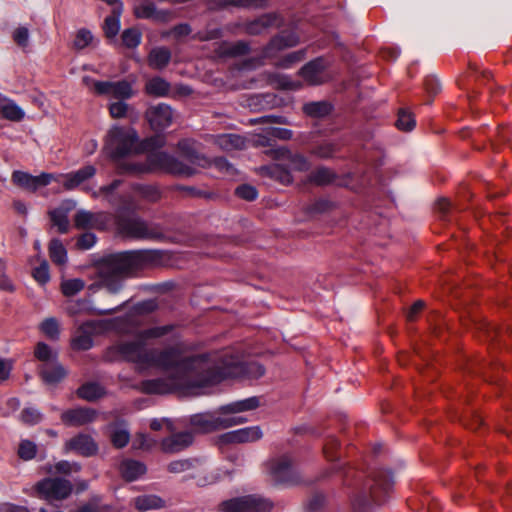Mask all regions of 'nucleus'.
I'll use <instances>...</instances> for the list:
<instances>
[{
	"mask_svg": "<svg viewBox=\"0 0 512 512\" xmlns=\"http://www.w3.org/2000/svg\"><path fill=\"white\" fill-rule=\"evenodd\" d=\"M141 34L136 29H127L122 34V41L128 48H134L139 45Z\"/></svg>",
	"mask_w": 512,
	"mask_h": 512,
	"instance_id": "obj_48",
	"label": "nucleus"
},
{
	"mask_svg": "<svg viewBox=\"0 0 512 512\" xmlns=\"http://www.w3.org/2000/svg\"><path fill=\"white\" fill-rule=\"evenodd\" d=\"M122 477L127 481H134L146 473V466L135 460H124L120 464Z\"/></svg>",
	"mask_w": 512,
	"mask_h": 512,
	"instance_id": "obj_24",
	"label": "nucleus"
},
{
	"mask_svg": "<svg viewBox=\"0 0 512 512\" xmlns=\"http://www.w3.org/2000/svg\"><path fill=\"white\" fill-rule=\"evenodd\" d=\"M335 152V146L331 143H324L319 145L315 150L314 154L321 158H328Z\"/></svg>",
	"mask_w": 512,
	"mask_h": 512,
	"instance_id": "obj_59",
	"label": "nucleus"
},
{
	"mask_svg": "<svg viewBox=\"0 0 512 512\" xmlns=\"http://www.w3.org/2000/svg\"><path fill=\"white\" fill-rule=\"evenodd\" d=\"M92 41L93 35L91 31L82 28L77 31L73 44L76 49L81 50L89 46Z\"/></svg>",
	"mask_w": 512,
	"mask_h": 512,
	"instance_id": "obj_43",
	"label": "nucleus"
},
{
	"mask_svg": "<svg viewBox=\"0 0 512 512\" xmlns=\"http://www.w3.org/2000/svg\"><path fill=\"white\" fill-rule=\"evenodd\" d=\"M37 452V447L35 443L29 441V440H22L19 449H18V455L23 460H30L35 457Z\"/></svg>",
	"mask_w": 512,
	"mask_h": 512,
	"instance_id": "obj_46",
	"label": "nucleus"
},
{
	"mask_svg": "<svg viewBox=\"0 0 512 512\" xmlns=\"http://www.w3.org/2000/svg\"><path fill=\"white\" fill-rule=\"evenodd\" d=\"M71 491V483L61 478H46L36 485L37 496L48 501L65 499Z\"/></svg>",
	"mask_w": 512,
	"mask_h": 512,
	"instance_id": "obj_10",
	"label": "nucleus"
},
{
	"mask_svg": "<svg viewBox=\"0 0 512 512\" xmlns=\"http://www.w3.org/2000/svg\"><path fill=\"white\" fill-rule=\"evenodd\" d=\"M103 394V388L96 383H89L86 385H83L78 389V395L79 397L92 401L97 398H99Z\"/></svg>",
	"mask_w": 512,
	"mask_h": 512,
	"instance_id": "obj_39",
	"label": "nucleus"
},
{
	"mask_svg": "<svg viewBox=\"0 0 512 512\" xmlns=\"http://www.w3.org/2000/svg\"><path fill=\"white\" fill-rule=\"evenodd\" d=\"M327 67V63L319 58L309 62L301 69L302 77L309 84H320L326 80L325 69Z\"/></svg>",
	"mask_w": 512,
	"mask_h": 512,
	"instance_id": "obj_18",
	"label": "nucleus"
},
{
	"mask_svg": "<svg viewBox=\"0 0 512 512\" xmlns=\"http://www.w3.org/2000/svg\"><path fill=\"white\" fill-rule=\"evenodd\" d=\"M155 444V440L151 439L147 435L140 433L134 440V446L137 449H150Z\"/></svg>",
	"mask_w": 512,
	"mask_h": 512,
	"instance_id": "obj_57",
	"label": "nucleus"
},
{
	"mask_svg": "<svg viewBox=\"0 0 512 512\" xmlns=\"http://www.w3.org/2000/svg\"><path fill=\"white\" fill-rule=\"evenodd\" d=\"M95 217L88 211L81 210L76 214L75 224L79 228L94 227Z\"/></svg>",
	"mask_w": 512,
	"mask_h": 512,
	"instance_id": "obj_50",
	"label": "nucleus"
},
{
	"mask_svg": "<svg viewBox=\"0 0 512 512\" xmlns=\"http://www.w3.org/2000/svg\"><path fill=\"white\" fill-rule=\"evenodd\" d=\"M135 15L137 18L151 19L154 21H167L170 14L166 11H159L152 3H142L135 7Z\"/></svg>",
	"mask_w": 512,
	"mask_h": 512,
	"instance_id": "obj_22",
	"label": "nucleus"
},
{
	"mask_svg": "<svg viewBox=\"0 0 512 512\" xmlns=\"http://www.w3.org/2000/svg\"><path fill=\"white\" fill-rule=\"evenodd\" d=\"M334 178V173L328 168H318L311 174L310 180L316 184L324 185L330 183Z\"/></svg>",
	"mask_w": 512,
	"mask_h": 512,
	"instance_id": "obj_42",
	"label": "nucleus"
},
{
	"mask_svg": "<svg viewBox=\"0 0 512 512\" xmlns=\"http://www.w3.org/2000/svg\"><path fill=\"white\" fill-rule=\"evenodd\" d=\"M96 172L97 169L95 166L86 165L76 171L57 175L56 178H58V182L62 183L65 190L70 191L82 186L83 190L91 192L94 198L104 197L108 199L114 190L119 187L121 181L114 180L111 184L102 186L98 190H95L88 185V182L96 175Z\"/></svg>",
	"mask_w": 512,
	"mask_h": 512,
	"instance_id": "obj_4",
	"label": "nucleus"
},
{
	"mask_svg": "<svg viewBox=\"0 0 512 512\" xmlns=\"http://www.w3.org/2000/svg\"><path fill=\"white\" fill-rule=\"evenodd\" d=\"M121 229L126 236L133 238H150L153 236L146 223L139 219H130L124 222Z\"/></svg>",
	"mask_w": 512,
	"mask_h": 512,
	"instance_id": "obj_21",
	"label": "nucleus"
},
{
	"mask_svg": "<svg viewBox=\"0 0 512 512\" xmlns=\"http://www.w3.org/2000/svg\"><path fill=\"white\" fill-rule=\"evenodd\" d=\"M134 504L139 511H148L163 507L164 501L156 495H142L134 499Z\"/></svg>",
	"mask_w": 512,
	"mask_h": 512,
	"instance_id": "obj_29",
	"label": "nucleus"
},
{
	"mask_svg": "<svg viewBox=\"0 0 512 512\" xmlns=\"http://www.w3.org/2000/svg\"><path fill=\"white\" fill-rule=\"evenodd\" d=\"M260 402L257 397L235 401L219 408V413L224 417H237L235 414L251 411L259 407Z\"/></svg>",
	"mask_w": 512,
	"mask_h": 512,
	"instance_id": "obj_20",
	"label": "nucleus"
},
{
	"mask_svg": "<svg viewBox=\"0 0 512 512\" xmlns=\"http://www.w3.org/2000/svg\"><path fill=\"white\" fill-rule=\"evenodd\" d=\"M423 307H424V302L423 301H421V300L416 301L411 306L409 311L407 312V319L409 321H413L415 319L416 315L423 309Z\"/></svg>",
	"mask_w": 512,
	"mask_h": 512,
	"instance_id": "obj_63",
	"label": "nucleus"
},
{
	"mask_svg": "<svg viewBox=\"0 0 512 512\" xmlns=\"http://www.w3.org/2000/svg\"><path fill=\"white\" fill-rule=\"evenodd\" d=\"M273 157L276 163L264 167L263 170L284 184L292 182L291 171H306L309 168V163L303 155L293 154L284 147L273 150Z\"/></svg>",
	"mask_w": 512,
	"mask_h": 512,
	"instance_id": "obj_5",
	"label": "nucleus"
},
{
	"mask_svg": "<svg viewBox=\"0 0 512 512\" xmlns=\"http://www.w3.org/2000/svg\"><path fill=\"white\" fill-rule=\"evenodd\" d=\"M144 253L130 251L108 257L100 266V276L103 285L111 293H116L122 286L123 279L135 268H137Z\"/></svg>",
	"mask_w": 512,
	"mask_h": 512,
	"instance_id": "obj_3",
	"label": "nucleus"
},
{
	"mask_svg": "<svg viewBox=\"0 0 512 512\" xmlns=\"http://www.w3.org/2000/svg\"><path fill=\"white\" fill-rule=\"evenodd\" d=\"M268 470L272 480L281 485L293 486L300 482V477L287 455L279 456L268 462Z\"/></svg>",
	"mask_w": 512,
	"mask_h": 512,
	"instance_id": "obj_9",
	"label": "nucleus"
},
{
	"mask_svg": "<svg viewBox=\"0 0 512 512\" xmlns=\"http://www.w3.org/2000/svg\"><path fill=\"white\" fill-rule=\"evenodd\" d=\"M262 437L263 432L260 426H250L227 432L221 439L225 443L242 444L258 441Z\"/></svg>",
	"mask_w": 512,
	"mask_h": 512,
	"instance_id": "obj_15",
	"label": "nucleus"
},
{
	"mask_svg": "<svg viewBox=\"0 0 512 512\" xmlns=\"http://www.w3.org/2000/svg\"><path fill=\"white\" fill-rule=\"evenodd\" d=\"M167 330V327L146 329L135 341L125 342L117 347L123 359L136 363L140 368L157 366L167 372L165 377L144 381L142 389L146 393L178 392L182 395H193L198 394L201 388L228 377L247 375L257 378L264 374L261 365L246 364L233 357L225 359L222 366H215L214 362L204 355H186L181 344L159 353L148 352L145 349L146 342L161 337Z\"/></svg>",
	"mask_w": 512,
	"mask_h": 512,
	"instance_id": "obj_1",
	"label": "nucleus"
},
{
	"mask_svg": "<svg viewBox=\"0 0 512 512\" xmlns=\"http://www.w3.org/2000/svg\"><path fill=\"white\" fill-rule=\"evenodd\" d=\"M331 110V106L326 102H313L304 106V111L310 116L322 117L327 115Z\"/></svg>",
	"mask_w": 512,
	"mask_h": 512,
	"instance_id": "obj_41",
	"label": "nucleus"
},
{
	"mask_svg": "<svg viewBox=\"0 0 512 512\" xmlns=\"http://www.w3.org/2000/svg\"><path fill=\"white\" fill-rule=\"evenodd\" d=\"M244 417H224L217 412L212 413H201L193 415L190 419V423L196 431L199 432H210L217 429H225L231 426L239 425L245 422Z\"/></svg>",
	"mask_w": 512,
	"mask_h": 512,
	"instance_id": "obj_8",
	"label": "nucleus"
},
{
	"mask_svg": "<svg viewBox=\"0 0 512 512\" xmlns=\"http://www.w3.org/2000/svg\"><path fill=\"white\" fill-rule=\"evenodd\" d=\"M189 470H194L191 476L196 479L199 486L213 484L219 479V476L214 473H206L205 467L198 461L175 460L168 464V471L171 473H183Z\"/></svg>",
	"mask_w": 512,
	"mask_h": 512,
	"instance_id": "obj_12",
	"label": "nucleus"
},
{
	"mask_svg": "<svg viewBox=\"0 0 512 512\" xmlns=\"http://www.w3.org/2000/svg\"><path fill=\"white\" fill-rule=\"evenodd\" d=\"M303 55L302 51L288 53L281 60L276 62V65L282 68H288L292 64L300 61L303 58Z\"/></svg>",
	"mask_w": 512,
	"mask_h": 512,
	"instance_id": "obj_52",
	"label": "nucleus"
},
{
	"mask_svg": "<svg viewBox=\"0 0 512 512\" xmlns=\"http://www.w3.org/2000/svg\"><path fill=\"white\" fill-rule=\"evenodd\" d=\"M93 327L91 322L82 325L72 339V346L78 350H88L92 347L93 341L89 330Z\"/></svg>",
	"mask_w": 512,
	"mask_h": 512,
	"instance_id": "obj_26",
	"label": "nucleus"
},
{
	"mask_svg": "<svg viewBox=\"0 0 512 512\" xmlns=\"http://www.w3.org/2000/svg\"><path fill=\"white\" fill-rule=\"evenodd\" d=\"M129 111V105L123 100H117L109 104V112L113 118H123Z\"/></svg>",
	"mask_w": 512,
	"mask_h": 512,
	"instance_id": "obj_49",
	"label": "nucleus"
},
{
	"mask_svg": "<svg viewBox=\"0 0 512 512\" xmlns=\"http://www.w3.org/2000/svg\"><path fill=\"white\" fill-rule=\"evenodd\" d=\"M263 0H215L214 8H224L228 6H258Z\"/></svg>",
	"mask_w": 512,
	"mask_h": 512,
	"instance_id": "obj_44",
	"label": "nucleus"
},
{
	"mask_svg": "<svg viewBox=\"0 0 512 512\" xmlns=\"http://www.w3.org/2000/svg\"><path fill=\"white\" fill-rule=\"evenodd\" d=\"M96 242V237L93 233H84L77 241V245L81 249H90Z\"/></svg>",
	"mask_w": 512,
	"mask_h": 512,
	"instance_id": "obj_60",
	"label": "nucleus"
},
{
	"mask_svg": "<svg viewBox=\"0 0 512 512\" xmlns=\"http://www.w3.org/2000/svg\"><path fill=\"white\" fill-rule=\"evenodd\" d=\"M110 438L115 447L122 448L128 444L130 434L122 423L115 424L110 427Z\"/></svg>",
	"mask_w": 512,
	"mask_h": 512,
	"instance_id": "obj_30",
	"label": "nucleus"
},
{
	"mask_svg": "<svg viewBox=\"0 0 512 512\" xmlns=\"http://www.w3.org/2000/svg\"><path fill=\"white\" fill-rule=\"evenodd\" d=\"M33 278L41 285L50 281L49 266L46 260H43L38 267L33 270Z\"/></svg>",
	"mask_w": 512,
	"mask_h": 512,
	"instance_id": "obj_45",
	"label": "nucleus"
},
{
	"mask_svg": "<svg viewBox=\"0 0 512 512\" xmlns=\"http://www.w3.org/2000/svg\"><path fill=\"white\" fill-rule=\"evenodd\" d=\"M192 442L193 436L191 433H177L163 439L161 442V449L165 453H177L190 446Z\"/></svg>",
	"mask_w": 512,
	"mask_h": 512,
	"instance_id": "obj_19",
	"label": "nucleus"
},
{
	"mask_svg": "<svg viewBox=\"0 0 512 512\" xmlns=\"http://www.w3.org/2000/svg\"><path fill=\"white\" fill-rule=\"evenodd\" d=\"M40 371L43 381L49 385L58 383L66 375L65 369L58 363L43 364Z\"/></svg>",
	"mask_w": 512,
	"mask_h": 512,
	"instance_id": "obj_25",
	"label": "nucleus"
},
{
	"mask_svg": "<svg viewBox=\"0 0 512 512\" xmlns=\"http://www.w3.org/2000/svg\"><path fill=\"white\" fill-rule=\"evenodd\" d=\"M275 81L277 87L288 90H296L301 86L299 82L292 81L285 75L277 76Z\"/></svg>",
	"mask_w": 512,
	"mask_h": 512,
	"instance_id": "obj_56",
	"label": "nucleus"
},
{
	"mask_svg": "<svg viewBox=\"0 0 512 512\" xmlns=\"http://www.w3.org/2000/svg\"><path fill=\"white\" fill-rule=\"evenodd\" d=\"M396 126L398 129L403 131L412 130L415 126V120L412 114L404 110L400 111L396 122Z\"/></svg>",
	"mask_w": 512,
	"mask_h": 512,
	"instance_id": "obj_47",
	"label": "nucleus"
},
{
	"mask_svg": "<svg viewBox=\"0 0 512 512\" xmlns=\"http://www.w3.org/2000/svg\"><path fill=\"white\" fill-rule=\"evenodd\" d=\"M15 42L20 46H26L29 40V31L25 27L17 28L13 33Z\"/></svg>",
	"mask_w": 512,
	"mask_h": 512,
	"instance_id": "obj_58",
	"label": "nucleus"
},
{
	"mask_svg": "<svg viewBox=\"0 0 512 512\" xmlns=\"http://www.w3.org/2000/svg\"><path fill=\"white\" fill-rule=\"evenodd\" d=\"M56 352L53 351L47 344L40 342L35 348V357L42 361L43 364H53L56 359Z\"/></svg>",
	"mask_w": 512,
	"mask_h": 512,
	"instance_id": "obj_38",
	"label": "nucleus"
},
{
	"mask_svg": "<svg viewBox=\"0 0 512 512\" xmlns=\"http://www.w3.org/2000/svg\"><path fill=\"white\" fill-rule=\"evenodd\" d=\"M55 471L61 474H72L80 471V465L75 462L60 461L55 465Z\"/></svg>",
	"mask_w": 512,
	"mask_h": 512,
	"instance_id": "obj_53",
	"label": "nucleus"
},
{
	"mask_svg": "<svg viewBox=\"0 0 512 512\" xmlns=\"http://www.w3.org/2000/svg\"><path fill=\"white\" fill-rule=\"evenodd\" d=\"M122 9H113V14L108 16L104 22V31L107 37H115L120 29V14Z\"/></svg>",
	"mask_w": 512,
	"mask_h": 512,
	"instance_id": "obj_35",
	"label": "nucleus"
},
{
	"mask_svg": "<svg viewBox=\"0 0 512 512\" xmlns=\"http://www.w3.org/2000/svg\"><path fill=\"white\" fill-rule=\"evenodd\" d=\"M11 371V364L9 362L0 360V381L6 380Z\"/></svg>",
	"mask_w": 512,
	"mask_h": 512,
	"instance_id": "obj_64",
	"label": "nucleus"
},
{
	"mask_svg": "<svg viewBox=\"0 0 512 512\" xmlns=\"http://www.w3.org/2000/svg\"><path fill=\"white\" fill-rule=\"evenodd\" d=\"M96 412L90 408H75L62 413L61 420L67 426H82L94 421Z\"/></svg>",
	"mask_w": 512,
	"mask_h": 512,
	"instance_id": "obj_16",
	"label": "nucleus"
},
{
	"mask_svg": "<svg viewBox=\"0 0 512 512\" xmlns=\"http://www.w3.org/2000/svg\"><path fill=\"white\" fill-rule=\"evenodd\" d=\"M136 131L129 127L113 126L105 140L104 150L113 159L138 151Z\"/></svg>",
	"mask_w": 512,
	"mask_h": 512,
	"instance_id": "obj_6",
	"label": "nucleus"
},
{
	"mask_svg": "<svg viewBox=\"0 0 512 512\" xmlns=\"http://www.w3.org/2000/svg\"><path fill=\"white\" fill-rule=\"evenodd\" d=\"M297 43L298 39L293 34L277 37L272 40L269 47L266 49L265 55L267 57H272L274 50H280L285 47H292L295 46Z\"/></svg>",
	"mask_w": 512,
	"mask_h": 512,
	"instance_id": "obj_32",
	"label": "nucleus"
},
{
	"mask_svg": "<svg viewBox=\"0 0 512 512\" xmlns=\"http://www.w3.org/2000/svg\"><path fill=\"white\" fill-rule=\"evenodd\" d=\"M174 112L167 104L151 106L146 111V118L154 130H163L169 127L174 120Z\"/></svg>",
	"mask_w": 512,
	"mask_h": 512,
	"instance_id": "obj_14",
	"label": "nucleus"
},
{
	"mask_svg": "<svg viewBox=\"0 0 512 512\" xmlns=\"http://www.w3.org/2000/svg\"><path fill=\"white\" fill-rule=\"evenodd\" d=\"M164 144V139L161 136H156L154 138L147 139L141 144V149L147 150L155 147H160Z\"/></svg>",
	"mask_w": 512,
	"mask_h": 512,
	"instance_id": "obj_61",
	"label": "nucleus"
},
{
	"mask_svg": "<svg viewBox=\"0 0 512 512\" xmlns=\"http://www.w3.org/2000/svg\"><path fill=\"white\" fill-rule=\"evenodd\" d=\"M21 420L27 424H36L41 420V415L37 409L27 408L22 411Z\"/></svg>",
	"mask_w": 512,
	"mask_h": 512,
	"instance_id": "obj_54",
	"label": "nucleus"
},
{
	"mask_svg": "<svg viewBox=\"0 0 512 512\" xmlns=\"http://www.w3.org/2000/svg\"><path fill=\"white\" fill-rule=\"evenodd\" d=\"M55 180H58V178H56V175L51 173H41L37 176L24 171H14L12 173V182L31 192H35L39 188L45 187Z\"/></svg>",
	"mask_w": 512,
	"mask_h": 512,
	"instance_id": "obj_13",
	"label": "nucleus"
},
{
	"mask_svg": "<svg viewBox=\"0 0 512 512\" xmlns=\"http://www.w3.org/2000/svg\"><path fill=\"white\" fill-rule=\"evenodd\" d=\"M392 477L387 473H379L374 477V485L372 487V494L375 500L379 501L378 489L383 490L385 493L389 491L392 486Z\"/></svg>",
	"mask_w": 512,
	"mask_h": 512,
	"instance_id": "obj_36",
	"label": "nucleus"
},
{
	"mask_svg": "<svg viewBox=\"0 0 512 512\" xmlns=\"http://www.w3.org/2000/svg\"><path fill=\"white\" fill-rule=\"evenodd\" d=\"M135 191L138 196L149 201H156L159 198V191L152 186H138Z\"/></svg>",
	"mask_w": 512,
	"mask_h": 512,
	"instance_id": "obj_51",
	"label": "nucleus"
},
{
	"mask_svg": "<svg viewBox=\"0 0 512 512\" xmlns=\"http://www.w3.org/2000/svg\"><path fill=\"white\" fill-rule=\"evenodd\" d=\"M215 144L223 150L240 149L244 146V139L235 134H222L215 138Z\"/></svg>",
	"mask_w": 512,
	"mask_h": 512,
	"instance_id": "obj_28",
	"label": "nucleus"
},
{
	"mask_svg": "<svg viewBox=\"0 0 512 512\" xmlns=\"http://www.w3.org/2000/svg\"><path fill=\"white\" fill-rule=\"evenodd\" d=\"M65 450L67 452L73 451L83 456H91L97 452V444L90 436L79 434L66 442Z\"/></svg>",
	"mask_w": 512,
	"mask_h": 512,
	"instance_id": "obj_17",
	"label": "nucleus"
},
{
	"mask_svg": "<svg viewBox=\"0 0 512 512\" xmlns=\"http://www.w3.org/2000/svg\"><path fill=\"white\" fill-rule=\"evenodd\" d=\"M171 54L166 48H155L150 52L149 65L154 69L164 68L170 61Z\"/></svg>",
	"mask_w": 512,
	"mask_h": 512,
	"instance_id": "obj_31",
	"label": "nucleus"
},
{
	"mask_svg": "<svg viewBox=\"0 0 512 512\" xmlns=\"http://www.w3.org/2000/svg\"><path fill=\"white\" fill-rule=\"evenodd\" d=\"M49 255L52 261L57 265H64L67 262V251L63 244L57 239L50 242Z\"/></svg>",
	"mask_w": 512,
	"mask_h": 512,
	"instance_id": "obj_33",
	"label": "nucleus"
},
{
	"mask_svg": "<svg viewBox=\"0 0 512 512\" xmlns=\"http://www.w3.org/2000/svg\"><path fill=\"white\" fill-rule=\"evenodd\" d=\"M85 286V283L78 278L63 280L61 290L65 296H73L79 293Z\"/></svg>",
	"mask_w": 512,
	"mask_h": 512,
	"instance_id": "obj_40",
	"label": "nucleus"
},
{
	"mask_svg": "<svg viewBox=\"0 0 512 512\" xmlns=\"http://www.w3.org/2000/svg\"><path fill=\"white\" fill-rule=\"evenodd\" d=\"M236 194L245 200L251 201L256 199L257 191L250 185H241L236 189Z\"/></svg>",
	"mask_w": 512,
	"mask_h": 512,
	"instance_id": "obj_55",
	"label": "nucleus"
},
{
	"mask_svg": "<svg viewBox=\"0 0 512 512\" xmlns=\"http://www.w3.org/2000/svg\"><path fill=\"white\" fill-rule=\"evenodd\" d=\"M0 114L11 121H20L24 118V111L12 100L3 98L0 102Z\"/></svg>",
	"mask_w": 512,
	"mask_h": 512,
	"instance_id": "obj_27",
	"label": "nucleus"
},
{
	"mask_svg": "<svg viewBox=\"0 0 512 512\" xmlns=\"http://www.w3.org/2000/svg\"><path fill=\"white\" fill-rule=\"evenodd\" d=\"M222 508L226 512H269L272 503L261 497L248 495L225 501Z\"/></svg>",
	"mask_w": 512,
	"mask_h": 512,
	"instance_id": "obj_11",
	"label": "nucleus"
},
{
	"mask_svg": "<svg viewBox=\"0 0 512 512\" xmlns=\"http://www.w3.org/2000/svg\"><path fill=\"white\" fill-rule=\"evenodd\" d=\"M87 87L98 95H104L109 99L126 100L134 95L132 86L127 81H96L89 77L83 79Z\"/></svg>",
	"mask_w": 512,
	"mask_h": 512,
	"instance_id": "obj_7",
	"label": "nucleus"
},
{
	"mask_svg": "<svg viewBox=\"0 0 512 512\" xmlns=\"http://www.w3.org/2000/svg\"><path fill=\"white\" fill-rule=\"evenodd\" d=\"M40 330L52 340L59 338L60 326L58 320L54 317L44 319L40 324Z\"/></svg>",
	"mask_w": 512,
	"mask_h": 512,
	"instance_id": "obj_37",
	"label": "nucleus"
},
{
	"mask_svg": "<svg viewBox=\"0 0 512 512\" xmlns=\"http://www.w3.org/2000/svg\"><path fill=\"white\" fill-rule=\"evenodd\" d=\"M166 427L168 431L172 430L171 422L168 419H154L150 423V428L154 431H158Z\"/></svg>",
	"mask_w": 512,
	"mask_h": 512,
	"instance_id": "obj_62",
	"label": "nucleus"
},
{
	"mask_svg": "<svg viewBox=\"0 0 512 512\" xmlns=\"http://www.w3.org/2000/svg\"><path fill=\"white\" fill-rule=\"evenodd\" d=\"M178 148L185 162L179 161L175 157L165 152L150 153L145 163L124 162L118 167L120 173L141 174L154 171H164L176 176L188 177L197 172V168L215 167L220 172L232 176L235 173L234 167L223 158H217L213 161L200 155L190 140H182L178 143Z\"/></svg>",
	"mask_w": 512,
	"mask_h": 512,
	"instance_id": "obj_2",
	"label": "nucleus"
},
{
	"mask_svg": "<svg viewBox=\"0 0 512 512\" xmlns=\"http://www.w3.org/2000/svg\"><path fill=\"white\" fill-rule=\"evenodd\" d=\"M145 91L154 97H167L175 94L170 84L161 77H154L148 80L145 85Z\"/></svg>",
	"mask_w": 512,
	"mask_h": 512,
	"instance_id": "obj_23",
	"label": "nucleus"
},
{
	"mask_svg": "<svg viewBox=\"0 0 512 512\" xmlns=\"http://www.w3.org/2000/svg\"><path fill=\"white\" fill-rule=\"evenodd\" d=\"M50 218L54 226L57 227L60 233H66L69 229V220L67 210L57 208L50 212Z\"/></svg>",
	"mask_w": 512,
	"mask_h": 512,
	"instance_id": "obj_34",
	"label": "nucleus"
}]
</instances>
